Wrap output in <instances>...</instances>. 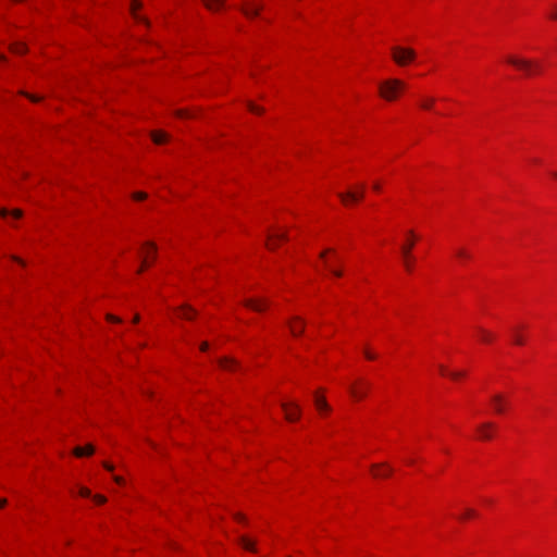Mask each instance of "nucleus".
I'll use <instances>...</instances> for the list:
<instances>
[{
    "mask_svg": "<svg viewBox=\"0 0 557 557\" xmlns=\"http://www.w3.org/2000/svg\"><path fill=\"white\" fill-rule=\"evenodd\" d=\"M314 405L320 412H329L331 410L326 399L319 394L314 395Z\"/></svg>",
    "mask_w": 557,
    "mask_h": 557,
    "instance_id": "15",
    "label": "nucleus"
},
{
    "mask_svg": "<svg viewBox=\"0 0 557 557\" xmlns=\"http://www.w3.org/2000/svg\"><path fill=\"white\" fill-rule=\"evenodd\" d=\"M145 247L149 250H151V256H150V259L154 260L156 259V253H157V246L154 245V243L152 242H147L145 244Z\"/></svg>",
    "mask_w": 557,
    "mask_h": 557,
    "instance_id": "28",
    "label": "nucleus"
},
{
    "mask_svg": "<svg viewBox=\"0 0 557 557\" xmlns=\"http://www.w3.org/2000/svg\"><path fill=\"white\" fill-rule=\"evenodd\" d=\"M369 386L370 385L368 383H362L361 386L351 385L349 387V392L355 399L359 400L366 396Z\"/></svg>",
    "mask_w": 557,
    "mask_h": 557,
    "instance_id": "14",
    "label": "nucleus"
},
{
    "mask_svg": "<svg viewBox=\"0 0 557 557\" xmlns=\"http://www.w3.org/2000/svg\"><path fill=\"white\" fill-rule=\"evenodd\" d=\"M140 7V3L138 0H133L132 2V7H131V10H132V13L134 15V18L137 20V21H143V22H146V20L141 16H139L137 13H136V10Z\"/></svg>",
    "mask_w": 557,
    "mask_h": 557,
    "instance_id": "25",
    "label": "nucleus"
},
{
    "mask_svg": "<svg viewBox=\"0 0 557 557\" xmlns=\"http://www.w3.org/2000/svg\"><path fill=\"white\" fill-rule=\"evenodd\" d=\"M549 18L557 21V3L552 5V10L548 14Z\"/></svg>",
    "mask_w": 557,
    "mask_h": 557,
    "instance_id": "32",
    "label": "nucleus"
},
{
    "mask_svg": "<svg viewBox=\"0 0 557 557\" xmlns=\"http://www.w3.org/2000/svg\"><path fill=\"white\" fill-rule=\"evenodd\" d=\"M495 425L492 422H485L478 426L479 437L488 441L493 437Z\"/></svg>",
    "mask_w": 557,
    "mask_h": 557,
    "instance_id": "10",
    "label": "nucleus"
},
{
    "mask_svg": "<svg viewBox=\"0 0 557 557\" xmlns=\"http://www.w3.org/2000/svg\"><path fill=\"white\" fill-rule=\"evenodd\" d=\"M195 310L188 306H183L180 308V315L184 319L190 320L195 317Z\"/></svg>",
    "mask_w": 557,
    "mask_h": 557,
    "instance_id": "20",
    "label": "nucleus"
},
{
    "mask_svg": "<svg viewBox=\"0 0 557 557\" xmlns=\"http://www.w3.org/2000/svg\"><path fill=\"white\" fill-rule=\"evenodd\" d=\"M8 214H9V211L7 209H4V208L0 209V215L2 218H5Z\"/></svg>",
    "mask_w": 557,
    "mask_h": 557,
    "instance_id": "44",
    "label": "nucleus"
},
{
    "mask_svg": "<svg viewBox=\"0 0 557 557\" xmlns=\"http://www.w3.org/2000/svg\"><path fill=\"white\" fill-rule=\"evenodd\" d=\"M95 502L98 504H104L107 502V498L102 495H95L94 496Z\"/></svg>",
    "mask_w": 557,
    "mask_h": 557,
    "instance_id": "37",
    "label": "nucleus"
},
{
    "mask_svg": "<svg viewBox=\"0 0 557 557\" xmlns=\"http://www.w3.org/2000/svg\"><path fill=\"white\" fill-rule=\"evenodd\" d=\"M287 239V235L285 232L275 231L268 234L267 246L269 249H274L276 247V242Z\"/></svg>",
    "mask_w": 557,
    "mask_h": 557,
    "instance_id": "11",
    "label": "nucleus"
},
{
    "mask_svg": "<svg viewBox=\"0 0 557 557\" xmlns=\"http://www.w3.org/2000/svg\"><path fill=\"white\" fill-rule=\"evenodd\" d=\"M392 52L394 61L400 66L406 65L416 58V52L410 48L393 47Z\"/></svg>",
    "mask_w": 557,
    "mask_h": 557,
    "instance_id": "3",
    "label": "nucleus"
},
{
    "mask_svg": "<svg viewBox=\"0 0 557 557\" xmlns=\"http://www.w3.org/2000/svg\"><path fill=\"white\" fill-rule=\"evenodd\" d=\"M281 407L285 412V418L287 421L294 422L299 419L301 414V408L297 403L283 401Z\"/></svg>",
    "mask_w": 557,
    "mask_h": 557,
    "instance_id": "4",
    "label": "nucleus"
},
{
    "mask_svg": "<svg viewBox=\"0 0 557 557\" xmlns=\"http://www.w3.org/2000/svg\"><path fill=\"white\" fill-rule=\"evenodd\" d=\"M364 356H366L368 359H370V360H373V359H375V358H376V356H375L373 352L369 351V350H364Z\"/></svg>",
    "mask_w": 557,
    "mask_h": 557,
    "instance_id": "40",
    "label": "nucleus"
},
{
    "mask_svg": "<svg viewBox=\"0 0 557 557\" xmlns=\"http://www.w3.org/2000/svg\"><path fill=\"white\" fill-rule=\"evenodd\" d=\"M288 325H289L290 333L294 336H299L300 334L304 333L305 321L301 318L295 317L293 319V321L288 322Z\"/></svg>",
    "mask_w": 557,
    "mask_h": 557,
    "instance_id": "13",
    "label": "nucleus"
},
{
    "mask_svg": "<svg viewBox=\"0 0 557 557\" xmlns=\"http://www.w3.org/2000/svg\"><path fill=\"white\" fill-rule=\"evenodd\" d=\"M371 471L374 478H386L392 474L393 468L386 463L372 465Z\"/></svg>",
    "mask_w": 557,
    "mask_h": 557,
    "instance_id": "9",
    "label": "nucleus"
},
{
    "mask_svg": "<svg viewBox=\"0 0 557 557\" xmlns=\"http://www.w3.org/2000/svg\"><path fill=\"white\" fill-rule=\"evenodd\" d=\"M506 61L516 69L524 72L527 75H532L540 71V64L529 59L508 55Z\"/></svg>",
    "mask_w": 557,
    "mask_h": 557,
    "instance_id": "2",
    "label": "nucleus"
},
{
    "mask_svg": "<svg viewBox=\"0 0 557 557\" xmlns=\"http://www.w3.org/2000/svg\"><path fill=\"white\" fill-rule=\"evenodd\" d=\"M238 543L248 552H251V553L257 552L256 542L251 541L250 539H248L245 535L239 536Z\"/></svg>",
    "mask_w": 557,
    "mask_h": 557,
    "instance_id": "17",
    "label": "nucleus"
},
{
    "mask_svg": "<svg viewBox=\"0 0 557 557\" xmlns=\"http://www.w3.org/2000/svg\"><path fill=\"white\" fill-rule=\"evenodd\" d=\"M10 49L12 52L17 53V54L26 52L25 45L21 44V42L13 44Z\"/></svg>",
    "mask_w": 557,
    "mask_h": 557,
    "instance_id": "26",
    "label": "nucleus"
},
{
    "mask_svg": "<svg viewBox=\"0 0 557 557\" xmlns=\"http://www.w3.org/2000/svg\"><path fill=\"white\" fill-rule=\"evenodd\" d=\"M27 97H28L32 101H34V102L39 101V98H37V97H35V96L27 95Z\"/></svg>",
    "mask_w": 557,
    "mask_h": 557,
    "instance_id": "47",
    "label": "nucleus"
},
{
    "mask_svg": "<svg viewBox=\"0 0 557 557\" xmlns=\"http://www.w3.org/2000/svg\"><path fill=\"white\" fill-rule=\"evenodd\" d=\"M325 263H326V267L332 271V273H333L335 276L339 277V276H342V275H343V272H342V271L332 269V268H331V265H330V263H329L327 261H326Z\"/></svg>",
    "mask_w": 557,
    "mask_h": 557,
    "instance_id": "36",
    "label": "nucleus"
},
{
    "mask_svg": "<svg viewBox=\"0 0 557 557\" xmlns=\"http://www.w3.org/2000/svg\"><path fill=\"white\" fill-rule=\"evenodd\" d=\"M329 251H330V250H325V251H323V252L320 255V257H321L322 259H324V258H325L326 252H329Z\"/></svg>",
    "mask_w": 557,
    "mask_h": 557,
    "instance_id": "51",
    "label": "nucleus"
},
{
    "mask_svg": "<svg viewBox=\"0 0 557 557\" xmlns=\"http://www.w3.org/2000/svg\"><path fill=\"white\" fill-rule=\"evenodd\" d=\"M103 467L108 470V471H113L114 467L113 465L109 463V462H103Z\"/></svg>",
    "mask_w": 557,
    "mask_h": 557,
    "instance_id": "43",
    "label": "nucleus"
},
{
    "mask_svg": "<svg viewBox=\"0 0 557 557\" xmlns=\"http://www.w3.org/2000/svg\"><path fill=\"white\" fill-rule=\"evenodd\" d=\"M478 333H479L480 339L484 343H490L493 339V334L484 329L479 327Z\"/></svg>",
    "mask_w": 557,
    "mask_h": 557,
    "instance_id": "23",
    "label": "nucleus"
},
{
    "mask_svg": "<svg viewBox=\"0 0 557 557\" xmlns=\"http://www.w3.org/2000/svg\"><path fill=\"white\" fill-rule=\"evenodd\" d=\"M12 216L15 218V219H20L22 215H23V211L20 210V209H14L12 212H11Z\"/></svg>",
    "mask_w": 557,
    "mask_h": 557,
    "instance_id": "38",
    "label": "nucleus"
},
{
    "mask_svg": "<svg viewBox=\"0 0 557 557\" xmlns=\"http://www.w3.org/2000/svg\"><path fill=\"white\" fill-rule=\"evenodd\" d=\"M11 258H12V260H14V261L18 262V263H20V264H22V265H24V264H25V263H24V261H23L22 259H20L18 257H16V256H12Z\"/></svg>",
    "mask_w": 557,
    "mask_h": 557,
    "instance_id": "45",
    "label": "nucleus"
},
{
    "mask_svg": "<svg viewBox=\"0 0 557 557\" xmlns=\"http://www.w3.org/2000/svg\"><path fill=\"white\" fill-rule=\"evenodd\" d=\"M414 243L413 240H409L405 245L401 246V255L404 259L405 268L408 271H411L412 269V258H411V249L413 247Z\"/></svg>",
    "mask_w": 557,
    "mask_h": 557,
    "instance_id": "8",
    "label": "nucleus"
},
{
    "mask_svg": "<svg viewBox=\"0 0 557 557\" xmlns=\"http://www.w3.org/2000/svg\"><path fill=\"white\" fill-rule=\"evenodd\" d=\"M209 10H218L223 7L224 0H202Z\"/></svg>",
    "mask_w": 557,
    "mask_h": 557,
    "instance_id": "21",
    "label": "nucleus"
},
{
    "mask_svg": "<svg viewBox=\"0 0 557 557\" xmlns=\"http://www.w3.org/2000/svg\"><path fill=\"white\" fill-rule=\"evenodd\" d=\"M79 494L83 496V497H90V491L87 488V487H81L79 488Z\"/></svg>",
    "mask_w": 557,
    "mask_h": 557,
    "instance_id": "35",
    "label": "nucleus"
},
{
    "mask_svg": "<svg viewBox=\"0 0 557 557\" xmlns=\"http://www.w3.org/2000/svg\"><path fill=\"white\" fill-rule=\"evenodd\" d=\"M219 364L222 369L224 370H235L237 368V363L235 360L233 359H228V358H222L220 361H219Z\"/></svg>",
    "mask_w": 557,
    "mask_h": 557,
    "instance_id": "19",
    "label": "nucleus"
},
{
    "mask_svg": "<svg viewBox=\"0 0 557 557\" xmlns=\"http://www.w3.org/2000/svg\"><path fill=\"white\" fill-rule=\"evenodd\" d=\"M364 196V186L361 185L358 190H348L346 193H339L338 197L344 205H348L349 202H357L362 199Z\"/></svg>",
    "mask_w": 557,
    "mask_h": 557,
    "instance_id": "5",
    "label": "nucleus"
},
{
    "mask_svg": "<svg viewBox=\"0 0 557 557\" xmlns=\"http://www.w3.org/2000/svg\"><path fill=\"white\" fill-rule=\"evenodd\" d=\"M434 102H435V98H433V97L422 98L420 101V107L423 110H431L434 106Z\"/></svg>",
    "mask_w": 557,
    "mask_h": 557,
    "instance_id": "22",
    "label": "nucleus"
},
{
    "mask_svg": "<svg viewBox=\"0 0 557 557\" xmlns=\"http://www.w3.org/2000/svg\"><path fill=\"white\" fill-rule=\"evenodd\" d=\"M455 253L456 256L459 258V259H462V260H467V259H470L471 255L469 253V251L465 248H457L455 250Z\"/></svg>",
    "mask_w": 557,
    "mask_h": 557,
    "instance_id": "27",
    "label": "nucleus"
},
{
    "mask_svg": "<svg viewBox=\"0 0 557 557\" xmlns=\"http://www.w3.org/2000/svg\"><path fill=\"white\" fill-rule=\"evenodd\" d=\"M234 518L239 522H245L246 518L242 513H235Z\"/></svg>",
    "mask_w": 557,
    "mask_h": 557,
    "instance_id": "41",
    "label": "nucleus"
},
{
    "mask_svg": "<svg viewBox=\"0 0 557 557\" xmlns=\"http://www.w3.org/2000/svg\"><path fill=\"white\" fill-rule=\"evenodd\" d=\"M261 9V4L256 3L251 0H245L244 4L240 8L242 12L249 18L257 16Z\"/></svg>",
    "mask_w": 557,
    "mask_h": 557,
    "instance_id": "7",
    "label": "nucleus"
},
{
    "mask_svg": "<svg viewBox=\"0 0 557 557\" xmlns=\"http://www.w3.org/2000/svg\"><path fill=\"white\" fill-rule=\"evenodd\" d=\"M248 109H249L251 112L257 113V114H260V113L263 111L260 107H258V106L253 104L252 102H249V103H248Z\"/></svg>",
    "mask_w": 557,
    "mask_h": 557,
    "instance_id": "30",
    "label": "nucleus"
},
{
    "mask_svg": "<svg viewBox=\"0 0 557 557\" xmlns=\"http://www.w3.org/2000/svg\"><path fill=\"white\" fill-rule=\"evenodd\" d=\"M406 85L403 81L397 78L387 79L380 84V95L387 101H393L397 98L398 94L405 89Z\"/></svg>",
    "mask_w": 557,
    "mask_h": 557,
    "instance_id": "1",
    "label": "nucleus"
},
{
    "mask_svg": "<svg viewBox=\"0 0 557 557\" xmlns=\"http://www.w3.org/2000/svg\"><path fill=\"white\" fill-rule=\"evenodd\" d=\"M4 59V55L0 54V61H3Z\"/></svg>",
    "mask_w": 557,
    "mask_h": 557,
    "instance_id": "53",
    "label": "nucleus"
},
{
    "mask_svg": "<svg viewBox=\"0 0 557 557\" xmlns=\"http://www.w3.org/2000/svg\"><path fill=\"white\" fill-rule=\"evenodd\" d=\"M7 500L5 499H0V507H3L5 505Z\"/></svg>",
    "mask_w": 557,
    "mask_h": 557,
    "instance_id": "52",
    "label": "nucleus"
},
{
    "mask_svg": "<svg viewBox=\"0 0 557 557\" xmlns=\"http://www.w3.org/2000/svg\"><path fill=\"white\" fill-rule=\"evenodd\" d=\"M113 480L117 483V484H123L124 483V479L119 476V475H114L113 476Z\"/></svg>",
    "mask_w": 557,
    "mask_h": 557,
    "instance_id": "42",
    "label": "nucleus"
},
{
    "mask_svg": "<svg viewBox=\"0 0 557 557\" xmlns=\"http://www.w3.org/2000/svg\"><path fill=\"white\" fill-rule=\"evenodd\" d=\"M373 189H374V190H376V191H379V190L381 189L380 184H379V183H374V184H373Z\"/></svg>",
    "mask_w": 557,
    "mask_h": 557,
    "instance_id": "49",
    "label": "nucleus"
},
{
    "mask_svg": "<svg viewBox=\"0 0 557 557\" xmlns=\"http://www.w3.org/2000/svg\"><path fill=\"white\" fill-rule=\"evenodd\" d=\"M491 403L493 405L494 411L496 413H503L505 411L507 400L504 395L495 394L491 398Z\"/></svg>",
    "mask_w": 557,
    "mask_h": 557,
    "instance_id": "12",
    "label": "nucleus"
},
{
    "mask_svg": "<svg viewBox=\"0 0 557 557\" xmlns=\"http://www.w3.org/2000/svg\"><path fill=\"white\" fill-rule=\"evenodd\" d=\"M208 347H209V344H208L207 342H203V343H201V345H200V349H201L202 351H206V350L208 349Z\"/></svg>",
    "mask_w": 557,
    "mask_h": 557,
    "instance_id": "46",
    "label": "nucleus"
},
{
    "mask_svg": "<svg viewBox=\"0 0 557 557\" xmlns=\"http://www.w3.org/2000/svg\"><path fill=\"white\" fill-rule=\"evenodd\" d=\"M175 115H176L177 117H182V119L193 116V115H191L188 111H186V110H177V111L175 112Z\"/></svg>",
    "mask_w": 557,
    "mask_h": 557,
    "instance_id": "31",
    "label": "nucleus"
},
{
    "mask_svg": "<svg viewBox=\"0 0 557 557\" xmlns=\"http://www.w3.org/2000/svg\"><path fill=\"white\" fill-rule=\"evenodd\" d=\"M440 372L444 375H449L451 379L457 380L459 377H462L465 375L463 372H448L444 366L438 367Z\"/></svg>",
    "mask_w": 557,
    "mask_h": 557,
    "instance_id": "24",
    "label": "nucleus"
},
{
    "mask_svg": "<svg viewBox=\"0 0 557 557\" xmlns=\"http://www.w3.org/2000/svg\"><path fill=\"white\" fill-rule=\"evenodd\" d=\"M133 198L135 200H144L147 198V194L143 193V191H137V193L133 194Z\"/></svg>",
    "mask_w": 557,
    "mask_h": 557,
    "instance_id": "34",
    "label": "nucleus"
},
{
    "mask_svg": "<svg viewBox=\"0 0 557 557\" xmlns=\"http://www.w3.org/2000/svg\"><path fill=\"white\" fill-rule=\"evenodd\" d=\"M513 343L517 345L524 344V338L519 334L518 330H513Z\"/></svg>",
    "mask_w": 557,
    "mask_h": 557,
    "instance_id": "29",
    "label": "nucleus"
},
{
    "mask_svg": "<svg viewBox=\"0 0 557 557\" xmlns=\"http://www.w3.org/2000/svg\"><path fill=\"white\" fill-rule=\"evenodd\" d=\"M145 264H146V260L144 261L143 265L138 269L137 273H141L144 271Z\"/></svg>",
    "mask_w": 557,
    "mask_h": 557,
    "instance_id": "50",
    "label": "nucleus"
},
{
    "mask_svg": "<svg viewBox=\"0 0 557 557\" xmlns=\"http://www.w3.org/2000/svg\"><path fill=\"white\" fill-rule=\"evenodd\" d=\"M139 320H140V315H139V314H135V315H134V319H133V322H134V323H138V322H139Z\"/></svg>",
    "mask_w": 557,
    "mask_h": 557,
    "instance_id": "48",
    "label": "nucleus"
},
{
    "mask_svg": "<svg viewBox=\"0 0 557 557\" xmlns=\"http://www.w3.org/2000/svg\"><path fill=\"white\" fill-rule=\"evenodd\" d=\"M243 305L253 311L261 312L269 306V300L264 298H247Z\"/></svg>",
    "mask_w": 557,
    "mask_h": 557,
    "instance_id": "6",
    "label": "nucleus"
},
{
    "mask_svg": "<svg viewBox=\"0 0 557 557\" xmlns=\"http://www.w3.org/2000/svg\"><path fill=\"white\" fill-rule=\"evenodd\" d=\"M475 516V511L473 509H470V508H467L465 510V513L460 517V519H467V518H470V517H474Z\"/></svg>",
    "mask_w": 557,
    "mask_h": 557,
    "instance_id": "33",
    "label": "nucleus"
},
{
    "mask_svg": "<svg viewBox=\"0 0 557 557\" xmlns=\"http://www.w3.org/2000/svg\"><path fill=\"white\" fill-rule=\"evenodd\" d=\"M107 320L110 322H116L120 323L122 320L113 314H107Z\"/></svg>",
    "mask_w": 557,
    "mask_h": 557,
    "instance_id": "39",
    "label": "nucleus"
},
{
    "mask_svg": "<svg viewBox=\"0 0 557 557\" xmlns=\"http://www.w3.org/2000/svg\"><path fill=\"white\" fill-rule=\"evenodd\" d=\"M95 453V447L91 444L86 445L85 447H75L73 454L76 457L90 456Z\"/></svg>",
    "mask_w": 557,
    "mask_h": 557,
    "instance_id": "16",
    "label": "nucleus"
},
{
    "mask_svg": "<svg viewBox=\"0 0 557 557\" xmlns=\"http://www.w3.org/2000/svg\"><path fill=\"white\" fill-rule=\"evenodd\" d=\"M555 176L557 177V173H555Z\"/></svg>",
    "mask_w": 557,
    "mask_h": 557,
    "instance_id": "54",
    "label": "nucleus"
},
{
    "mask_svg": "<svg viewBox=\"0 0 557 557\" xmlns=\"http://www.w3.org/2000/svg\"><path fill=\"white\" fill-rule=\"evenodd\" d=\"M151 139L154 144L161 145L169 140V135L161 131H154L151 133Z\"/></svg>",
    "mask_w": 557,
    "mask_h": 557,
    "instance_id": "18",
    "label": "nucleus"
}]
</instances>
